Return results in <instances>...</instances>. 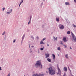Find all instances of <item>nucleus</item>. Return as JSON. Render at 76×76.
I'll return each mask as SVG.
<instances>
[{
    "instance_id": "nucleus-1",
    "label": "nucleus",
    "mask_w": 76,
    "mask_h": 76,
    "mask_svg": "<svg viewBox=\"0 0 76 76\" xmlns=\"http://www.w3.org/2000/svg\"><path fill=\"white\" fill-rule=\"evenodd\" d=\"M48 69L49 75H53L56 73V71L54 70V67L53 66H50Z\"/></svg>"
},
{
    "instance_id": "nucleus-2",
    "label": "nucleus",
    "mask_w": 76,
    "mask_h": 76,
    "mask_svg": "<svg viewBox=\"0 0 76 76\" xmlns=\"http://www.w3.org/2000/svg\"><path fill=\"white\" fill-rule=\"evenodd\" d=\"M35 65H37V66H39L40 68H42V65H41V62L39 61H37L36 64H35Z\"/></svg>"
},
{
    "instance_id": "nucleus-3",
    "label": "nucleus",
    "mask_w": 76,
    "mask_h": 76,
    "mask_svg": "<svg viewBox=\"0 0 76 76\" xmlns=\"http://www.w3.org/2000/svg\"><path fill=\"white\" fill-rule=\"evenodd\" d=\"M58 73H57V75H61V70H60V69L59 68V67H58Z\"/></svg>"
},
{
    "instance_id": "nucleus-4",
    "label": "nucleus",
    "mask_w": 76,
    "mask_h": 76,
    "mask_svg": "<svg viewBox=\"0 0 76 76\" xmlns=\"http://www.w3.org/2000/svg\"><path fill=\"white\" fill-rule=\"evenodd\" d=\"M72 38L74 41V42H76V37L74 35V34H72Z\"/></svg>"
},
{
    "instance_id": "nucleus-5",
    "label": "nucleus",
    "mask_w": 76,
    "mask_h": 76,
    "mask_svg": "<svg viewBox=\"0 0 76 76\" xmlns=\"http://www.w3.org/2000/svg\"><path fill=\"white\" fill-rule=\"evenodd\" d=\"M33 76H44V74H35L33 75Z\"/></svg>"
},
{
    "instance_id": "nucleus-6",
    "label": "nucleus",
    "mask_w": 76,
    "mask_h": 76,
    "mask_svg": "<svg viewBox=\"0 0 76 76\" xmlns=\"http://www.w3.org/2000/svg\"><path fill=\"white\" fill-rule=\"evenodd\" d=\"M59 28L61 29H64V26L61 24H60L59 26Z\"/></svg>"
},
{
    "instance_id": "nucleus-7",
    "label": "nucleus",
    "mask_w": 76,
    "mask_h": 76,
    "mask_svg": "<svg viewBox=\"0 0 76 76\" xmlns=\"http://www.w3.org/2000/svg\"><path fill=\"white\" fill-rule=\"evenodd\" d=\"M45 58H48L50 56V55L49 54L47 53L45 54Z\"/></svg>"
},
{
    "instance_id": "nucleus-8",
    "label": "nucleus",
    "mask_w": 76,
    "mask_h": 76,
    "mask_svg": "<svg viewBox=\"0 0 76 76\" xmlns=\"http://www.w3.org/2000/svg\"><path fill=\"white\" fill-rule=\"evenodd\" d=\"M52 56L53 60L54 61V60H55V58H56V56H55L54 54H52Z\"/></svg>"
},
{
    "instance_id": "nucleus-9",
    "label": "nucleus",
    "mask_w": 76,
    "mask_h": 76,
    "mask_svg": "<svg viewBox=\"0 0 76 76\" xmlns=\"http://www.w3.org/2000/svg\"><path fill=\"white\" fill-rule=\"evenodd\" d=\"M63 40L64 42H67V40H66V37H64L63 38Z\"/></svg>"
},
{
    "instance_id": "nucleus-10",
    "label": "nucleus",
    "mask_w": 76,
    "mask_h": 76,
    "mask_svg": "<svg viewBox=\"0 0 76 76\" xmlns=\"http://www.w3.org/2000/svg\"><path fill=\"white\" fill-rule=\"evenodd\" d=\"M64 71H65V72H66V71L67 70V67H64Z\"/></svg>"
},
{
    "instance_id": "nucleus-11",
    "label": "nucleus",
    "mask_w": 76,
    "mask_h": 76,
    "mask_svg": "<svg viewBox=\"0 0 76 76\" xmlns=\"http://www.w3.org/2000/svg\"><path fill=\"white\" fill-rule=\"evenodd\" d=\"M23 0H21V2L20 4L19 7L20 6V5H21V4H22V3H23Z\"/></svg>"
},
{
    "instance_id": "nucleus-12",
    "label": "nucleus",
    "mask_w": 76,
    "mask_h": 76,
    "mask_svg": "<svg viewBox=\"0 0 76 76\" xmlns=\"http://www.w3.org/2000/svg\"><path fill=\"white\" fill-rule=\"evenodd\" d=\"M56 20L57 22H58L59 21V20H59V18H56Z\"/></svg>"
},
{
    "instance_id": "nucleus-13",
    "label": "nucleus",
    "mask_w": 76,
    "mask_h": 76,
    "mask_svg": "<svg viewBox=\"0 0 76 76\" xmlns=\"http://www.w3.org/2000/svg\"><path fill=\"white\" fill-rule=\"evenodd\" d=\"M47 60L48 61H49V62H51V59H49V58H48L47 59Z\"/></svg>"
},
{
    "instance_id": "nucleus-14",
    "label": "nucleus",
    "mask_w": 76,
    "mask_h": 76,
    "mask_svg": "<svg viewBox=\"0 0 76 76\" xmlns=\"http://www.w3.org/2000/svg\"><path fill=\"white\" fill-rule=\"evenodd\" d=\"M65 56L66 58H68V57H67V56H68V54H66L65 55Z\"/></svg>"
},
{
    "instance_id": "nucleus-15",
    "label": "nucleus",
    "mask_w": 76,
    "mask_h": 76,
    "mask_svg": "<svg viewBox=\"0 0 76 76\" xmlns=\"http://www.w3.org/2000/svg\"><path fill=\"white\" fill-rule=\"evenodd\" d=\"M65 4L66 5H69V3L68 2H65Z\"/></svg>"
},
{
    "instance_id": "nucleus-16",
    "label": "nucleus",
    "mask_w": 76,
    "mask_h": 76,
    "mask_svg": "<svg viewBox=\"0 0 76 76\" xmlns=\"http://www.w3.org/2000/svg\"><path fill=\"white\" fill-rule=\"evenodd\" d=\"M40 43L41 44H44V43H43L42 41H41Z\"/></svg>"
},
{
    "instance_id": "nucleus-17",
    "label": "nucleus",
    "mask_w": 76,
    "mask_h": 76,
    "mask_svg": "<svg viewBox=\"0 0 76 76\" xmlns=\"http://www.w3.org/2000/svg\"><path fill=\"white\" fill-rule=\"evenodd\" d=\"M67 34H70V32L69 31H68L67 32Z\"/></svg>"
},
{
    "instance_id": "nucleus-18",
    "label": "nucleus",
    "mask_w": 76,
    "mask_h": 76,
    "mask_svg": "<svg viewBox=\"0 0 76 76\" xmlns=\"http://www.w3.org/2000/svg\"><path fill=\"white\" fill-rule=\"evenodd\" d=\"M12 12V10H11V12H7V14L9 13V14L10 13H11V12Z\"/></svg>"
},
{
    "instance_id": "nucleus-19",
    "label": "nucleus",
    "mask_w": 76,
    "mask_h": 76,
    "mask_svg": "<svg viewBox=\"0 0 76 76\" xmlns=\"http://www.w3.org/2000/svg\"><path fill=\"white\" fill-rule=\"evenodd\" d=\"M57 50H61L60 48L59 47H58L57 48Z\"/></svg>"
},
{
    "instance_id": "nucleus-20",
    "label": "nucleus",
    "mask_w": 76,
    "mask_h": 76,
    "mask_svg": "<svg viewBox=\"0 0 76 76\" xmlns=\"http://www.w3.org/2000/svg\"><path fill=\"white\" fill-rule=\"evenodd\" d=\"M72 26H73V27H74V28H76V25H74V24H73Z\"/></svg>"
},
{
    "instance_id": "nucleus-21",
    "label": "nucleus",
    "mask_w": 76,
    "mask_h": 76,
    "mask_svg": "<svg viewBox=\"0 0 76 76\" xmlns=\"http://www.w3.org/2000/svg\"><path fill=\"white\" fill-rule=\"evenodd\" d=\"M24 37H25V35L24 34L23 37H22V40H23V39H24Z\"/></svg>"
},
{
    "instance_id": "nucleus-22",
    "label": "nucleus",
    "mask_w": 76,
    "mask_h": 76,
    "mask_svg": "<svg viewBox=\"0 0 76 76\" xmlns=\"http://www.w3.org/2000/svg\"><path fill=\"white\" fill-rule=\"evenodd\" d=\"M61 44H63V42L62 41H61Z\"/></svg>"
},
{
    "instance_id": "nucleus-23",
    "label": "nucleus",
    "mask_w": 76,
    "mask_h": 76,
    "mask_svg": "<svg viewBox=\"0 0 76 76\" xmlns=\"http://www.w3.org/2000/svg\"><path fill=\"white\" fill-rule=\"evenodd\" d=\"M63 76H66V74H65V73H64Z\"/></svg>"
},
{
    "instance_id": "nucleus-24",
    "label": "nucleus",
    "mask_w": 76,
    "mask_h": 76,
    "mask_svg": "<svg viewBox=\"0 0 76 76\" xmlns=\"http://www.w3.org/2000/svg\"><path fill=\"white\" fill-rule=\"evenodd\" d=\"M4 34H5V31H4L2 34V35H4Z\"/></svg>"
},
{
    "instance_id": "nucleus-25",
    "label": "nucleus",
    "mask_w": 76,
    "mask_h": 76,
    "mask_svg": "<svg viewBox=\"0 0 76 76\" xmlns=\"http://www.w3.org/2000/svg\"><path fill=\"white\" fill-rule=\"evenodd\" d=\"M64 48H67V45H64Z\"/></svg>"
},
{
    "instance_id": "nucleus-26",
    "label": "nucleus",
    "mask_w": 76,
    "mask_h": 76,
    "mask_svg": "<svg viewBox=\"0 0 76 76\" xmlns=\"http://www.w3.org/2000/svg\"><path fill=\"white\" fill-rule=\"evenodd\" d=\"M40 50H41L42 51V50H43V48H40Z\"/></svg>"
},
{
    "instance_id": "nucleus-27",
    "label": "nucleus",
    "mask_w": 76,
    "mask_h": 76,
    "mask_svg": "<svg viewBox=\"0 0 76 76\" xmlns=\"http://www.w3.org/2000/svg\"><path fill=\"white\" fill-rule=\"evenodd\" d=\"M45 39H46V38H44L43 39V41H44V40H45Z\"/></svg>"
},
{
    "instance_id": "nucleus-28",
    "label": "nucleus",
    "mask_w": 76,
    "mask_h": 76,
    "mask_svg": "<svg viewBox=\"0 0 76 76\" xmlns=\"http://www.w3.org/2000/svg\"><path fill=\"white\" fill-rule=\"evenodd\" d=\"M10 76V73H9L7 75V76Z\"/></svg>"
},
{
    "instance_id": "nucleus-29",
    "label": "nucleus",
    "mask_w": 76,
    "mask_h": 76,
    "mask_svg": "<svg viewBox=\"0 0 76 76\" xmlns=\"http://www.w3.org/2000/svg\"><path fill=\"white\" fill-rule=\"evenodd\" d=\"M37 39H39V37H37Z\"/></svg>"
},
{
    "instance_id": "nucleus-30",
    "label": "nucleus",
    "mask_w": 76,
    "mask_h": 76,
    "mask_svg": "<svg viewBox=\"0 0 76 76\" xmlns=\"http://www.w3.org/2000/svg\"><path fill=\"white\" fill-rule=\"evenodd\" d=\"M15 41H16V40H14L13 41V42H15Z\"/></svg>"
},
{
    "instance_id": "nucleus-31",
    "label": "nucleus",
    "mask_w": 76,
    "mask_h": 76,
    "mask_svg": "<svg viewBox=\"0 0 76 76\" xmlns=\"http://www.w3.org/2000/svg\"><path fill=\"white\" fill-rule=\"evenodd\" d=\"M57 37L56 38H55V40H57Z\"/></svg>"
},
{
    "instance_id": "nucleus-32",
    "label": "nucleus",
    "mask_w": 76,
    "mask_h": 76,
    "mask_svg": "<svg viewBox=\"0 0 76 76\" xmlns=\"http://www.w3.org/2000/svg\"><path fill=\"white\" fill-rule=\"evenodd\" d=\"M68 69H69V70H70V69L69 68V67H68Z\"/></svg>"
},
{
    "instance_id": "nucleus-33",
    "label": "nucleus",
    "mask_w": 76,
    "mask_h": 76,
    "mask_svg": "<svg viewBox=\"0 0 76 76\" xmlns=\"http://www.w3.org/2000/svg\"><path fill=\"white\" fill-rule=\"evenodd\" d=\"M4 9H5V8H3L2 9V10H4Z\"/></svg>"
},
{
    "instance_id": "nucleus-34",
    "label": "nucleus",
    "mask_w": 76,
    "mask_h": 76,
    "mask_svg": "<svg viewBox=\"0 0 76 76\" xmlns=\"http://www.w3.org/2000/svg\"><path fill=\"white\" fill-rule=\"evenodd\" d=\"M29 23H30V21H29L28 23V25H29Z\"/></svg>"
},
{
    "instance_id": "nucleus-35",
    "label": "nucleus",
    "mask_w": 76,
    "mask_h": 76,
    "mask_svg": "<svg viewBox=\"0 0 76 76\" xmlns=\"http://www.w3.org/2000/svg\"><path fill=\"white\" fill-rule=\"evenodd\" d=\"M0 70H1V67H0Z\"/></svg>"
},
{
    "instance_id": "nucleus-36",
    "label": "nucleus",
    "mask_w": 76,
    "mask_h": 76,
    "mask_svg": "<svg viewBox=\"0 0 76 76\" xmlns=\"http://www.w3.org/2000/svg\"><path fill=\"white\" fill-rule=\"evenodd\" d=\"M47 46H48V47H49V46H50V45H49V44H47Z\"/></svg>"
},
{
    "instance_id": "nucleus-37",
    "label": "nucleus",
    "mask_w": 76,
    "mask_h": 76,
    "mask_svg": "<svg viewBox=\"0 0 76 76\" xmlns=\"http://www.w3.org/2000/svg\"><path fill=\"white\" fill-rule=\"evenodd\" d=\"M74 1H75V2H76V0H74Z\"/></svg>"
},
{
    "instance_id": "nucleus-38",
    "label": "nucleus",
    "mask_w": 76,
    "mask_h": 76,
    "mask_svg": "<svg viewBox=\"0 0 76 76\" xmlns=\"http://www.w3.org/2000/svg\"><path fill=\"white\" fill-rule=\"evenodd\" d=\"M46 72L47 73H48V71H46Z\"/></svg>"
},
{
    "instance_id": "nucleus-39",
    "label": "nucleus",
    "mask_w": 76,
    "mask_h": 76,
    "mask_svg": "<svg viewBox=\"0 0 76 76\" xmlns=\"http://www.w3.org/2000/svg\"><path fill=\"white\" fill-rule=\"evenodd\" d=\"M53 38H54V39H55V37H54V36L53 37Z\"/></svg>"
},
{
    "instance_id": "nucleus-40",
    "label": "nucleus",
    "mask_w": 76,
    "mask_h": 76,
    "mask_svg": "<svg viewBox=\"0 0 76 76\" xmlns=\"http://www.w3.org/2000/svg\"><path fill=\"white\" fill-rule=\"evenodd\" d=\"M70 49H71V50H72V48H71V47H70Z\"/></svg>"
},
{
    "instance_id": "nucleus-41",
    "label": "nucleus",
    "mask_w": 76,
    "mask_h": 76,
    "mask_svg": "<svg viewBox=\"0 0 76 76\" xmlns=\"http://www.w3.org/2000/svg\"><path fill=\"white\" fill-rule=\"evenodd\" d=\"M30 48V45H29V48Z\"/></svg>"
},
{
    "instance_id": "nucleus-42",
    "label": "nucleus",
    "mask_w": 76,
    "mask_h": 76,
    "mask_svg": "<svg viewBox=\"0 0 76 76\" xmlns=\"http://www.w3.org/2000/svg\"><path fill=\"white\" fill-rule=\"evenodd\" d=\"M33 47V46H31V47Z\"/></svg>"
},
{
    "instance_id": "nucleus-43",
    "label": "nucleus",
    "mask_w": 76,
    "mask_h": 76,
    "mask_svg": "<svg viewBox=\"0 0 76 76\" xmlns=\"http://www.w3.org/2000/svg\"><path fill=\"white\" fill-rule=\"evenodd\" d=\"M31 18H30V20H31Z\"/></svg>"
},
{
    "instance_id": "nucleus-44",
    "label": "nucleus",
    "mask_w": 76,
    "mask_h": 76,
    "mask_svg": "<svg viewBox=\"0 0 76 76\" xmlns=\"http://www.w3.org/2000/svg\"><path fill=\"white\" fill-rule=\"evenodd\" d=\"M58 56H59V55H58Z\"/></svg>"
},
{
    "instance_id": "nucleus-45",
    "label": "nucleus",
    "mask_w": 76,
    "mask_h": 76,
    "mask_svg": "<svg viewBox=\"0 0 76 76\" xmlns=\"http://www.w3.org/2000/svg\"><path fill=\"white\" fill-rule=\"evenodd\" d=\"M24 76H26L25 75H24Z\"/></svg>"
}]
</instances>
